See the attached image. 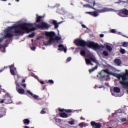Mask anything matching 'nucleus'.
<instances>
[{"label": "nucleus", "mask_w": 128, "mask_h": 128, "mask_svg": "<svg viewBox=\"0 0 128 128\" xmlns=\"http://www.w3.org/2000/svg\"><path fill=\"white\" fill-rule=\"evenodd\" d=\"M44 34L48 38V40H46L44 42V44L45 46H52V44L58 42V40H62V37L60 36H56V34L54 32H44Z\"/></svg>", "instance_id": "f257e3e1"}, {"label": "nucleus", "mask_w": 128, "mask_h": 128, "mask_svg": "<svg viewBox=\"0 0 128 128\" xmlns=\"http://www.w3.org/2000/svg\"><path fill=\"white\" fill-rule=\"evenodd\" d=\"M74 44H76V46H82L84 48V46H87L88 48H92V50H99L100 48V46L98 44V43H96V42H86L84 40H82L80 39H76L74 40Z\"/></svg>", "instance_id": "f03ea898"}, {"label": "nucleus", "mask_w": 128, "mask_h": 128, "mask_svg": "<svg viewBox=\"0 0 128 128\" xmlns=\"http://www.w3.org/2000/svg\"><path fill=\"white\" fill-rule=\"evenodd\" d=\"M118 2H116L115 4H128V0L127 1H122L118 0ZM117 14L120 16L122 18H128V10L126 9L117 11Z\"/></svg>", "instance_id": "7ed1b4c3"}, {"label": "nucleus", "mask_w": 128, "mask_h": 128, "mask_svg": "<svg viewBox=\"0 0 128 128\" xmlns=\"http://www.w3.org/2000/svg\"><path fill=\"white\" fill-rule=\"evenodd\" d=\"M10 72L12 76H14L15 78V82H18V78H20V76L18 74V71H16V68L14 66V65H11L10 67Z\"/></svg>", "instance_id": "20e7f679"}, {"label": "nucleus", "mask_w": 128, "mask_h": 128, "mask_svg": "<svg viewBox=\"0 0 128 128\" xmlns=\"http://www.w3.org/2000/svg\"><path fill=\"white\" fill-rule=\"evenodd\" d=\"M85 2H88V4H84L83 6L84 8H92V10H96V8H94V6H96V1H94L92 2V0H85Z\"/></svg>", "instance_id": "39448f33"}, {"label": "nucleus", "mask_w": 128, "mask_h": 128, "mask_svg": "<svg viewBox=\"0 0 128 128\" xmlns=\"http://www.w3.org/2000/svg\"><path fill=\"white\" fill-rule=\"evenodd\" d=\"M12 104V101H10V96L8 94V93L6 94L4 96V99H3L0 101V104Z\"/></svg>", "instance_id": "423d86ee"}, {"label": "nucleus", "mask_w": 128, "mask_h": 128, "mask_svg": "<svg viewBox=\"0 0 128 128\" xmlns=\"http://www.w3.org/2000/svg\"><path fill=\"white\" fill-rule=\"evenodd\" d=\"M116 12V10L110 8H103L101 10H96V12H97V14H102V12Z\"/></svg>", "instance_id": "0eeeda50"}, {"label": "nucleus", "mask_w": 128, "mask_h": 128, "mask_svg": "<svg viewBox=\"0 0 128 128\" xmlns=\"http://www.w3.org/2000/svg\"><path fill=\"white\" fill-rule=\"evenodd\" d=\"M86 60V64L87 66H90V64L91 66H92V62H96V59L94 57H90V58H85Z\"/></svg>", "instance_id": "6e6552de"}, {"label": "nucleus", "mask_w": 128, "mask_h": 128, "mask_svg": "<svg viewBox=\"0 0 128 128\" xmlns=\"http://www.w3.org/2000/svg\"><path fill=\"white\" fill-rule=\"evenodd\" d=\"M15 84H16V90L20 94H24V90L20 88V84L18 82V81H15Z\"/></svg>", "instance_id": "1a4fd4ad"}, {"label": "nucleus", "mask_w": 128, "mask_h": 128, "mask_svg": "<svg viewBox=\"0 0 128 128\" xmlns=\"http://www.w3.org/2000/svg\"><path fill=\"white\" fill-rule=\"evenodd\" d=\"M114 92L112 93V94L113 96H120L118 95V94H118L120 92V89L118 87H115L114 88Z\"/></svg>", "instance_id": "9d476101"}, {"label": "nucleus", "mask_w": 128, "mask_h": 128, "mask_svg": "<svg viewBox=\"0 0 128 128\" xmlns=\"http://www.w3.org/2000/svg\"><path fill=\"white\" fill-rule=\"evenodd\" d=\"M58 50H64V52H65V54H66V52L68 50L66 46H64L62 44H60L58 46Z\"/></svg>", "instance_id": "9b49d317"}, {"label": "nucleus", "mask_w": 128, "mask_h": 128, "mask_svg": "<svg viewBox=\"0 0 128 128\" xmlns=\"http://www.w3.org/2000/svg\"><path fill=\"white\" fill-rule=\"evenodd\" d=\"M6 109L4 107L0 108V114L4 118L6 115Z\"/></svg>", "instance_id": "f8f14e48"}, {"label": "nucleus", "mask_w": 128, "mask_h": 128, "mask_svg": "<svg viewBox=\"0 0 128 128\" xmlns=\"http://www.w3.org/2000/svg\"><path fill=\"white\" fill-rule=\"evenodd\" d=\"M86 14H90V16H94V18H96V16H98L100 14H98L96 12H86Z\"/></svg>", "instance_id": "ddd939ff"}, {"label": "nucleus", "mask_w": 128, "mask_h": 128, "mask_svg": "<svg viewBox=\"0 0 128 128\" xmlns=\"http://www.w3.org/2000/svg\"><path fill=\"white\" fill-rule=\"evenodd\" d=\"M57 12H59V14H68V12H66V10H65L64 8H62L60 11L58 10Z\"/></svg>", "instance_id": "4468645a"}, {"label": "nucleus", "mask_w": 128, "mask_h": 128, "mask_svg": "<svg viewBox=\"0 0 128 128\" xmlns=\"http://www.w3.org/2000/svg\"><path fill=\"white\" fill-rule=\"evenodd\" d=\"M91 126H96L95 128H100V123H96L94 122H91Z\"/></svg>", "instance_id": "2eb2a0df"}, {"label": "nucleus", "mask_w": 128, "mask_h": 128, "mask_svg": "<svg viewBox=\"0 0 128 128\" xmlns=\"http://www.w3.org/2000/svg\"><path fill=\"white\" fill-rule=\"evenodd\" d=\"M60 116L61 118H66L68 117V114L66 112L60 113Z\"/></svg>", "instance_id": "dca6fc26"}, {"label": "nucleus", "mask_w": 128, "mask_h": 128, "mask_svg": "<svg viewBox=\"0 0 128 128\" xmlns=\"http://www.w3.org/2000/svg\"><path fill=\"white\" fill-rule=\"evenodd\" d=\"M58 110L59 112H64V110H65V112H72V110L70 109L64 110V109L58 108Z\"/></svg>", "instance_id": "f3484780"}, {"label": "nucleus", "mask_w": 128, "mask_h": 128, "mask_svg": "<svg viewBox=\"0 0 128 128\" xmlns=\"http://www.w3.org/2000/svg\"><path fill=\"white\" fill-rule=\"evenodd\" d=\"M36 42H32V46H30V50H34L36 48Z\"/></svg>", "instance_id": "a211bd4d"}, {"label": "nucleus", "mask_w": 128, "mask_h": 128, "mask_svg": "<svg viewBox=\"0 0 128 128\" xmlns=\"http://www.w3.org/2000/svg\"><path fill=\"white\" fill-rule=\"evenodd\" d=\"M23 122L24 124L28 125V124H30V120L26 118V119H24L23 120Z\"/></svg>", "instance_id": "6ab92c4d"}, {"label": "nucleus", "mask_w": 128, "mask_h": 128, "mask_svg": "<svg viewBox=\"0 0 128 128\" xmlns=\"http://www.w3.org/2000/svg\"><path fill=\"white\" fill-rule=\"evenodd\" d=\"M52 24H54L55 28H58V24L56 20H54Z\"/></svg>", "instance_id": "aec40b11"}, {"label": "nucleus", "mask_w": 128, "mask_h": 128, "mask_svg": "<svg viewBox=\"0 0 128 128\" xmlns=\"http://www.w3.org/2000/svg\"><path fill=\"white\" fill-rule=\"evenodd\" d=\"M115 62L118 66H120L122 64V61H120V59H116L115 60Z\"/></svg>", "instance_id": "412c9836"}, {"label": "nucleus", "mask_w": 128, "mask_h": 128, "mask_svg": "<svg viewBox=\"0 0 128 128\" xmlns=\"http://www.w3.org/2000/svg\"><path fill=\"white\" fill-rule=\"evenodd\" d=\"M98 65H96V66H95V68H92L91 69V70H89V72H90V74H92V72H94V70H97V69H98Z\"/></svg>", "instance_id": "4be33fe9"}, {"label": "nucleus", "mask_w": 128, "mask_h": 128, "mask_svg": "<svg viewBox=\"0 0 128 128\" xmlns=\"http://www.w3.org/2000/svg\"><path fill=\"white\" fill-rule=\"evenodd\" d=\"M106 48L108 50L109 52H112V47H110V46L108 45H106Z\"/></svg>", "instance_id": "5701e85b"}, {"label": "nucleus", "mask_w": 128, "mask_h": 128, "mask_svg": "<svg viewBox=\"0 0 128 128\" xmlns=\"http://www.w3.org/2000/svg\"><path fill=\"white\" fill-rule=\"evenodd\" d=\"M68 124L71 126L74 124V120H72L71 121L68 122Z\"/></svg>", "instance_id": "b1692460"}, {"label": "nucleus", "mask_w": 128, "mask_h": 128, "mask_svg": "<svg viewBox=\"0 0 128 128\" xmlns=\"http://www.w3.org/2000/svg\"><path fill=\"white\" fill-rule=\"evenodd\" d=\"M122 46L124 48H126V46H128V42H124L122 43Z\"/></svg>", "instance_id": "393cba45"}, {"label": "nucleus", "mask_w": 128, "mask_h": 128, "mask_svg": "<svg viewBox=\"0 0 128 128\" xmlns=\"http://www.w3.org/2000/svg\"><path fill=\"white\" fill-rule=\"evenodd\" d=\"M80 54L81 56H86V51L82 50L80 52Z\"/></svg>", "instance_id": "a878e982"}, {"label": "nucleus", "mask_w": 128, "mask_h": 128, "mask_svg": "<svg viewBox=\"0 0 128 128\" xmlns=\"http://www.w3.org/2000/svg\"><path fill=\"white\" fill-rule=\"evenodd\" d=\"M120 52H121V54H125L126 52V50L124 48H120Z\"/></svg>", "instance_id": "bb28decb"}, {"label": "nucleus", "mask_w": 128, "mask_h": 128, "mask_svg": "<svg viewBox=\"0 0 128 128\" xmlns=\"http://www.w3.org/2000/svg\"><path fill=\"white\" fill-rule=\"evenodd\" d=\"M32 96L34 98H35V100H38V95L33 94Z\"/></svg>", "instance_id": "cd10ccee"}, {"label": "nucleus", "mask_w": 128, "mask_h": 128, "mask_svg": "<svg viewBox=\"0 0 128 128\" xmlns=\"http://www.w3.org/2000/svg\"><path fill=\"white\" fill-rule=\"evenodd\" d=\"M28 94H30V96H32L34 94L32 92H30V90H26Z\"/></svg>", "instance_id": "c85d7f7f"}, {"label": "nucleus", "mask_w": 128, "mask_h": 128, "mask_svg": "<svg viewBox=\"0 0 128 128\" xmlns=\"http://www.w3.org/2000/svg\"><path fill=\"white\" fill-rule=\"evenodd\" d=\"M116 30L114 29H112L110 31V32H112V34H116Z\"/></svg>", "instance_id": "c756f323"}, {"label": "nucleus", "mask_w": 128, "mask_h": 128, "mask_svg": "<svg viewBox=\"0 0 128 128\" xmlns=\"http://www.w3.org/2000/svg\"><path fill=\"white\" fill-rule=\"evenodd\" d=\"M103 54L104 56H108V53L106 51H104Z\"/></svg>", "instance_id": "7c9ffc66"}, {"label": "nucleus", "mask_w": 128, "mask_h": 128, "mask_svg": "<svg viewBox=\"0 0 128 128\" xmlns=\"http://www.w3.org/2000/svg\"><path fill=\"white\" fill-rule=\"evenodd\" d=\"M34 32H33L32 34L28 35V38H34Z\"/></svg>", "instance_id": "2f4dec72"}, {"label": "nucleus", "mask_w": 128, "mask_h": 128, "mask_svg": "<svg viewBox=\"0 0 128 128\" xmlns=\"http://www.w3.org/2000/svg\"><path fill=\"white\" fill-rule=\"evenodd\" d=\"M116 34H120V35H121V36H126L124 35H122V32H120L116 31Z\"/></svg>", "instance_id": "473e14b6"}, {"label": "nucleus", "mask_w": 128, "mask_h": 128, "mask_svg": "<svg viewBox=\"0 0 128 128\" xmlns=\"http://www.w3.org/2000/svg\"><path fill=\"white\" fill-rule=\"evenodd\" d=\"M56 122H62V120H60V118H56Z\"/></svg>", "instance_id": "72a5a7b5"}, {"label": "nucleus", "mask_w": 128, "mask_h": 128, "mask_svg": "<svg viewBox=\"0 0 128 128\" xmlns=\"http://www.w3.org/2000/svg\"><path fill=\"white\" fill-rule=\"evenodd\" d=\"M2 52H6V48H4V47L2 48Z\"/></svg>", "instance_id": "f704fd0d"}, {"label": "nucleus", "mask_w": 128, "mask_h": 128, "mask_svg": "<svg viewBox=\"0 0 128 128\" xmlns=\"http://www.w3.org/2000/svg\"><path fill=\"white\" fill-rule=\"evenodd\" d=\"M70 60H72V58L70 57L68 58L66 60V62H70Z\"/></svg>", "instance_id": "c9c22d12"}, {"label": "nucleus", "mask_w": 128, "mask_h": 128, "mask_svg": "<svg viewBox=\"0 0 128 128\" xmlns=\"http://www.w3.org/2000/svg\"><path fill=\"white\" fill-rule=\"evenodd\" d=\"M48 82H49L50 83V84H54V80H48Z\"/></svg>", "instance_id": "e433bc0d"}, {"label": "nucleus", "mask_w": 128, "mask_h": 128, "mask_svg": "<svg viewBox=\"0 0 128 128\" xmlns=\"http://www.w3.org/2000/svg\"><path fill=\"white\" fill-rule=\"evenodd\" d=\"M82 28H88L86 27V25L84 24H82Z\"/></svg>", "instance_id": "4c0bfd02"}, {"label": "nucleus", "mask_w": 128, "mask_h": 128, "mask_svg": "<svg viewBox=\"0 0 128 128\" xmlns=\"http://www.w3.org/2000/svg\"><path fill=\"white\" fill-rule=\"evenodd\" d=\"M21 86H22L23 88H26V84H22Z\"/></svg>", "instance_id": "58836bf2"}, {"label": "nucleus", "mask_w": 128, "mask_h": 128, "mask_svg": "<svg viewBox=\"0 0 128 128\" xmlns=\"http://www.w3.org/2000/svg\"><path fill=\"white\" fill-rule=\"evenodd\" d=\"M40 114H46V111H44V110H41Z\"/></svg>", "instance_id": "ea45409f"}, {"label": "nucleus", "mask_w": 128, "mask_h": 128, "mask_svg": "<svg viewBox=\"0 0 128 128\" xmlns=\"http://www.w3.org/2000/svg\"><path fill=\"white\" fill-rule=\"evenodd\" d=\"M122 122H126V118H123L122 119H121Z\"/></svg>", "instance_id": "a19ab883"}, {"label": "nucleus", "mask_w": 128, "mask_h": 128, "mask_svg": "<svg viewBox=\"0 0 128 128\" xmlns=\"http://www.w3.org/2000/svg\"><path fill=\"white\" fill-rule=\"evenodd\" d=\"M69 18H74V16H72V14H70L69 15Z\"/></svg>", "instance_id": "79ce46f5"}, {"label": "nucleus", "mask_w": 128, "mask_h": 128, "mask_svg": "<svg viewBox=\"0 0 128 128\" xmlns=\"http://www.w3.org/2000/svg\"><path fill=\"white\" fill-rule=\"evenodd\" d=\"M40 84H44V81H40Z\"/></svg>", "instance_id": "37998d69"}, {"label": "nucleus", "mask_w": 128, "mask_h": 128, "mask_svg": "<svg viewBox=\"0 0 128 128\" xmlns=\"http://www.w3.org/2000/svg\"><path fill=\"white\" fill-rule=\"evenodd\" d=\"M34 78H36V80H38V76L34 75Z\"/></svg>", "instance_id": "c03bdc74"}, {"label": "nucleus", "mask_w": 128, "mask_h": 128, "mask_svg": "<svg viewBox=\"0 0 128 128\" xmlns=\"http://www.w3.org/2000/svg\"><path fill=\"white\" fill-rule=\"evenodd\" d=\"M104 34H100V38H104Z\"/></svg>", "instance_id": "a18cd8bd"}, {"label": "nucleus", "mask_w": 128, "mask_h": 128, "mask_svg": "<svg viewBox=\"0 0 128 128\" xmlns=\"http://www.w3.org/2000/svg\"><path fill=\"white\" fill-rule=\"evenodd\" d=\"M24 128H28V126H24Z\"/></svg>", "instance_id": "49530a36"}, {"label": "nucleus", "mask_w": 128, "mask_h": 128, "mask_svg": "<svg viewBox=\"0 0 128 128\" xmlns=\"http://www.w3.org/2000/svg\"><path fill=\"white\" fill-rule=\"evenodd\" d=\"M22 82H26V80H22Z\"/></svg>", "instance_id": "de8ad7c7"}, {"label": "nucleus", "mask_w": 128, "mask_h": 128, "mask_svg": "<svg viewBox=\"0 0 128 128\" xmlns=\"http://www.w3.org/2000/svg\"><path fill=\"white\" fill-rule=\"evenodd\" d=\"M80 120H84V117L82 116V117L80 118Z\"/></svg>", "instance_id": "09e8293b"}, {"label": "nucleus", "mask_w": 128, "mask_h": 128, "mask_svg": "<svg viewBox=\"0 0 128 128\" xmlns=\"http://www.w3.org/2000/svg\"><path fill=\"white\" fill-rule=\"evenodd\" d=\"M62 22H58V24H62Z\"/></svg>", "instance_id": "8fccbe9b"}, {"label": "nucleus", "mask_w": 128, "mask_h": 128, "mask_svg": "<svg viewBox=\"0 0 128 128\" xmlns=\"http://www.w3.org/2000/svg\"><path fill=\"white\" fill-rule=\"evenodd\" d=\"M126 74H128V70H126Z\"/></svg>", "instance_id": "3c124183"}, {"label": "nucleus", "mask_w": 128, "mask_h": 128, "mask_svg": "<svg viewBox=\"0 0 128 128\" xmlns=\"http://www.w3.org/2000/svg\"><path fill=\"white\" fill-rule=\"evenodd\" d=\"M3 118V117H2V115H1V114H0V118Z\"/></svg>", "instance_id": "603ef678"}, {"label": "nucleus", "mask_w": 128, "mask_h": 128, "mask_svg": "<svg viewBox=\"0 0 128 128\" xmlns=\"http://www.w3.org/2000/svg\"><path fill=\"white\" fill-rule=\"evenodd\" d=\"M2 90H3V92H6V90H4V89H2Z\"/></svg>", "instance_id": "864d4df0"}, {"label": "nucleus", "mask_w": 128, "mask_h": 128, "mask_svg": "<svg viewBox=\"0 0 128 128\" xmlns=\"http://www.w3.org/2000/svg\"><path fill=\"white\" fill-rule=\"evenodd\" d=\"M4 70H0V72H3Z\"/></svg>", "instance_id": "5fc2aeb1"}, {"label": "nucleus", "mask_w": 128, "mask_h": 128, "mask_svg": "<svg viewBox=\"0 0 128 128\" xmlns=\"http://www.w3.org/2000/svg\"><path fill=\"white\" fill-rule=\"evenodd\" d=\"M2 0V2H6V0Z\"/></svg>", "instance_id": "6e6d98bb"}, {"label": "nucleus", "mask_w": 128, "mask_h": 128, "mask_svg": "<svg viewBox=\"0 0 128 128\" xmlns=\"http://www.w3.org/2000/svg\"><path fill=\"white\" fill-rule=\"evenodd\" d=\"M16 2H20V0H16Z\"/></svg>", "instance_id": "4d7b16f0"}, {"label": "nucleus", "mask_w": 128, "mask_h": 128, "mask_svg": "<svg viewBox=\"0 0 128 128\" xmlns=\"http://www.w3.org/2000/svg\"><path fill=\"white\" fill-rule=\"evenodd\" d=\"M11 4L10 3H8V6H10Z\"/></svg>", "instance_id": "13d9d810"}, {"label": "nucleus", "mask_w": 128, "mask_h": 128, "mask_svg": "<svg viewBox=\"0 0 128 128\" xmlns=\"http://www.w3.org/2000/svg\"><path fill=\"white\" fill-rule=\"evenodd\" d=\"M57 6H60V4H58Z\"/></svg>", "instance_id": "bf43d9fd"}, {"label": "nucleus", "mask_w": 128, "mask_h": 128, "mask_svg": "<svg viewBox=\"0 0 128 128\" xmlns=\"http://www.w3.org/2000/svg\"><path fill=\"white\" fill-rule=\"evenodd\" d=\"M32 42H34V40H32Z\"/></svg>", "instance_id": "052dcab7"}, {"label": "nucleus", "mask_w": 128, "mask_h": 128, "mask_svg": "<svg viewBox=\"0 0 128 128\" xmlns=\"http://www.w3.org/2000/svg\"><path fill=\"white\" fill-rule=\"evenodd\" d=\"M72 50H74V48H72Z\"/></svg>", "instance_id": "680f3d73"}, {"label": "nucleus", "mask_w": 128, "mask_h": 128, "mask_svg": "<svg viewBox=\"0 0 128 128\" xmlns=\"http://www.w3.org/2000/svg\"><path fill=\"white\" fill-rule=\"evenodd\" d=\"M0 88H2V86L0 85Z\"/></svg>", "instance_id": "e2e57ef3"}, {"label": "nucleus", "mask_w": 128, "mask_h": 128, "mask_svg": "<svg viewBox=\"0 0 128 128\" xmlns=\"http://www.w3.org/2000/svg\"><path fill=\"white\" fill-rule=\"evenodd\" d=\"M4 68H6V67H4Z\"/></svg>", "instance_id": "0e129e2a"}, {"label": "nucleus", "mask_w": 128, "mask_h": 128, "mask_svg": "<svg viewBox=\"0 0 128 128\" xmlns=\"http://www.w3.org/2000/svg\"><path fill=\"white\" fill-rule=\"evenodd\" d=\"M100 88H102V87H99Z\"/></svg>", "instance_id": "69168bd1"}, {"label": "nucleus", "mask_w": 128, "mask_h": 128, "mask_svg": "<svg viewBox=\"0 0 128 128\" xmlns=\"http://www.w3.org/2000/svg\"><path fill=\"white\" fill-rule=\"evenodd\" d=\"M111 92H112V91H111Z\"/></svg>", "instance_id": "338daca9"}, {"label": "nucleus", "mask_w": 128, "mask_h": 128, "mask_svg": "<svg viewBox=\"0 0 128 128\" xmlns=\"http://www.w3.org/2000/svg\"><path fill=\"white\" fill-rule=\"evenodd\" d=\"M128 38V37H127Z\"/></svg>", "instance_id": "774afa93"}]
</instances>
